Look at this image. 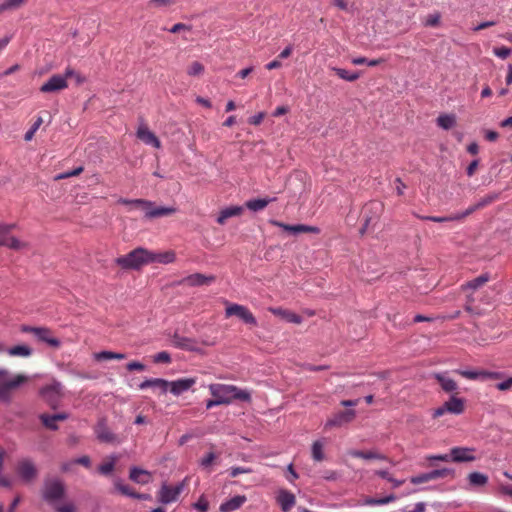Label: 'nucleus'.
Segmentation results:
<instances>
[{"mask_svg": "<svg viewBox=\"0 0 512 512\" xmlns=\"http://www.w3.org/2000/svg\"><path fill=\"white\" fill-rule=\"evenodd\" d=\"M209 391L214 398H218L222 405H227L235 400L242 402L251 401V393L247 389H241L229 384H210Z\"/></svg>", "mask_w": 512, "mask_h": 512, "instance_id": "1", "label": "nucleus"}, {"mask_svg": "<svg viewBox=\"0 0 512 512\" xmlns=\"http://www.w3.org/2000/svg\"><path fill=\"white\" fill-rule=\"evenodd\" d=\"M118 203L129 206V211L132 209H142L145 217L148 219L169 216L176 212L174 207L155 206L154 202L145 199L119 198Z\"/></svg>", "mask_w": 512, "mask_h": 512, "instance_id": "2", "label": "nucleus"}, {"mask_svg": "<svg viewBox=\"0 0 512 512\" xmlns=\"http://www.w3.org/2000/svg\"><path fill=\"white\" fill-rule=\"evenodd\" d=\"M9 375L7 369L0 368V402L3 403H10L12 391L29 380V376L24 374H17L12 378Z\"/></svg>", "mask_w": 512, "mask_h": 512, "instance_id": "3", "label": "nucleus"}, {"mask_svg": "<svg viewBox=\"0 0 512 512\" xmlns=\"http://www.w3.org/2000/svg\"><path fill=\"white\" fill-rule=\"evenodd\" d=\"M115 263L125 270H139L149 264V250L138 247L126 255L117 257Z\"/></svg>", "mask_w": 512, "mask_h": 512, "instance_id": "4", "label": "nucleus"}, {"mask_svg": "<svg viewBox=\"0 0 512 512\" xmlns=\"http://www.w3.org/2000/svg\"><path fill=\"white\" fill-rule=\"evenodd\" d=\"M66 486L65 483L56 477L46 478L42 488V498L53 504L57 501L62 500L65 497Z\"/></svg>", "mask_w": 512, "mask_h": 512, "instance_id": "5", "label": "nucleus"}, {"mask_svg": "<svg viewBox=\"0 0 512 512\" xmlns=\"http://www.w3.org/2000/svg\"><path fill=\"white\" fill-rule=\"evenodd\" d=\"M76 71L71 67H67L63 75L55 74L51 76L41 87L43 93H52L64 90L68 87L67 79L75 75Z\"/></svg>", "mask_w": 512, "mask_h": 512, "instance_id": "6", "label": "nucleus"}, {"mask_svg": "<svg viewBox=\"0 0 512 512\" xmlns=\"http://www.w3.org/2000/svg\"><path fill=\"white\" fill-rule=\"evenodd\" d=\"M62 389L60 382L53 381L40 389V395L52 409H56L59 407L63 396Z\"/></svg>", "mask_w": 512, "mask_h": 512, "instance_id": "7", "label": "nucleus"}, {"mask_svg": "<svg viewBox=\"0 0 512 512\" xmlns=\"http://www.w3.org/2000/svg\"><path fill=\"white\" fill-rule=\"evenodd\" d=\"M225 303L227 305L225 309V316L227 318L231 316H236L246 324L252 326L257 325V320L255 316L246 306L235 303H229L228 301H226Z\"/></svg>", "mask_w": 512, "mask_h": 512, "instance_id": "8", "label": "nucleus"}, {"mask_svg": "<svg viewBox=\"0 0 512 512\" xmlns=\"http://www.w3.org/2000/svg\"><path fill=\"white\" fill-rule=\"evenodd\" d=\"M16 472L19 478L25 483L32 482L38 475L35 463L29 458H24L18 461Z\"/></svg>", "mask_w": 512, "mask_h": 512, "instance_id": "9", "label": "nucleus"}, {"mask_svg": "<svg viewBox=\"0 0 512 512\" xmlns=\"http://www.w3.org/2000/svg\"><path fill=\"white\" fill-rule=\"evenodd\" d=\"M184 489V484L179 483L175 486H169L163 483L158 492V501L162 504H170L178 500Z\"/></svg>", "mask_w": 512, "mask_h": 512, "instance_id": "10", "label": "nucleus"}, {"mask_svg": "<svg viewBox=\"0 0 512 512\" xmlns=\"http://www.w3.org/2000/svg\"><path fill=\"white\" fill-rule=\"evenodd\" d=\"M464 411V402L461 398L452 396L442 406L438 407L433 412V417L438 418L443 416L445 413L461 414Z\"/></svg>", "mask_w": 512, "mask_h": 512, "instance_id": "11", "label": "nucleus"}, {"mask_svg": "<svg viewBox=\"0 0 512 512\" xmlns=\"http://www.w3.org/2000/svg\"><path fill=\"white\" fill-rule=\"evenodd\" d=\"M215 281V276L213 275H204L201 273L190 274L186 277H183L179 281L176 282V285L188 286V287H201L208 286Z\"/></svg>", "mask_w": 512, "mask_h": 512, "instance_id": "12", "label": "nucleus"}, {"mask_svg": "<svg viewBox=\"0 0 512 512\" xmlns=\"http://www.w3.org/2000/svg\"><path fill=\"white\" fill-rule=\"evenodd\" d=\"M94 433L96 435V438L102 443H118V438L116 434H114L109 429L105 418H101L98 420L97 424L94 427Z\"/></svg>", "mask_w": 512, "mask_h": 512, "instance_id": "13", "label": "nucleus"}, {"mask_svg": "<svg viewBox=\"0 0 512 512\" xmlns=\"http://www.w3.org/2000/svg\"><path fill=\"white\" fill-rule=\"evenodd\" d=\"M356 417L355 410L339 411L333 414L325 423V428L341 427L352 422Z\"/></svg>", "mask_w": 512, "mask_h": 512, "instance_id": "14", "label": "nucleus"}, {"mask_svg": "<svg viewBox=\"0 0 512 512\" xmlns=\"http://www.w3.org/2000/svg\"><path fill=\"white\" fill-rule=\"evenodd\" d=\"M171 343L175 348L190 352L200 351L197 341L194 338L185 337L178 333H174L171 337Z\"/></svg>", "mask_w": 512, "mask_h": 512, "instance_id": "15", "label": "nucleus"}, {"mask_svg": "<svg viewBox=\"0 0 512 512\" xmlns=\"http://www.w3.org/2000/svg\"><path fill=\"white\" fill-rule=\"evenodd\" d=\"M474 448L453 447L451 449V461L456 463L473 462L476 460Z\"/></svg>", "mask_w": 512, "mask_h": 512, "instance_id": "16", "label": "nucleus"}, {"mask_svg": "<svg viewBox=\"0 0 512 512\" xmlns=\"http://www.w3.org/2000/svg\"><path fill=\"white\" fill-rule=\"evenodd\" d=\"M456 373H458L462 377L469 379V380L495 379V378H500L502 375L500 372H489V371H484V370H463V369L456 370Z\"/></svg>", "mask_w": 512, "mask_h": 512, "instance_id": "17", "label": "nucleus"}, {"mask_svg": "<svg viewBox=\"0 0 512 512\" xmlns=\"http://www.w3.org/2000/svg\"><path fill=\"white\" fill-rule=\"evenodd\" d=\"M273 224L294 235L299 233L318 234L320 232V229L316 226H309L304 224L288 225L277 221H274Z\"/></svg>", "mask_w": 512, "mask_h": 512, "instance_id": "18", "label": "nucleus"}, {"mask_svg": "<svg viewBox=\"0 0 512 512\" xmlns=\"http://www.w3.org/2000/svg\"><path fill=\"white\" fill-rule=\"evenodd\" d=\"M136 135L138 139H140L146 145L153 146L157 149L161 147V143L157 136L152 131H150L146 125H140L137 129Z\"/></svg>", "mask_w": 512, "mask_h": 512, "instance_id": "19", "label": "nucleus"}, {"mask_svg": "<svg viewBox=\"0 0 512 512\" xmlns=\"http://www.w3.org/2000/svg\"><path fill=\"white\" fill-rule=\"evenodd\" d=\"M176 259V254L172 250L164 251V252H153L149 250V264L151 263H160V264H170L173 263Z\"/></svg>", "mask_w": 512, "mask_h": 512, "instance_id": "20", "label": "nucleus"}, {"mask_svg": "<svg viewBox=\"0 0 512 512\" xmlns=\"http://www.w3.org/2000/svg\"><path fill=\"white\" fill-rule=\"evenodd\" d=\"M194 378H182L170 382V392L174 395H180L183 392L189 390L195 384Z\"/></svg>", "mask_w": 512, "mask_h": 512, "instance_id": "21", "label": "nucleus"}, {"mask_svg": "<svg viewBox=\"0 0 512 512\" xmlns=\"http://www.w3.org/2000/svg\"><path fill=\"white\" fill-rule=\"evenodd\" d=\"M269 311L272 314L281 317L283 320H285L288 323L301 324L303 321V319L300 315H298L290 310H287V309H283L280 307H277V308L270 307Z\"/></svg>", "mask_w": 512, "mask_h": 512, "instance_id": "22", "label": "nucleus"}, {"mask_svg": "<svg viewBox=\"0 0 512 512\" xmlns=\"http://www.w3.org/2000/svg\"><path fill=\"white\" fill-rule=\"evenodd\" d=\"M169 384H170V382L165 379L151 378V379H146L145 381L141 382L139 384V389L140 390H145L147 388L159 389L161 391V393L165 394L169 389Z\"/></svg>", "mask_w": 512, "mask_h": 512, "instance_id": "23", "label": "nucleus"}, {"mask_svg": "<svg viewBox=\"0 0 512 512\" xmlns=\"http://www.w3.org/2000/svg\"><path fill=\"white\" fill-rule=\"evenodd\" d=\"M246 501L247 498L245 495H236L222 502L219 510L221 512H233L239 509Z\"/></svg>", "mask_w": 512, "mask_h": 512, "instance_id": "24", "label": "nucleus"}, {"mask_svg": "<svg viewBox=\"0 0 512 512\" xmlns=\"http://www.w3.org/2000/svg\"><path fill=\"white\" fill-rule=\"evenodd\" d=\"M36 339L40 342L46 343L53 348H59L61 345V341L54 337L51 330L47 327H41V329L38 331Z\"/></svg>", "mask_w": 512, "mask_h": 512, "instance_id": "25", "label": "nucleus"}, {"mask_svg": "<svg viewBox=\"0 0 512 512\" xmlns=\"http://www.w3.org/2000/svg\"><path fill=\"white\" fill-rule=\"evenodd\" d=\"M277 502L281 509L287 512L295 505L296 498L293 493L286 490H280L277 495Z\"/></svg>", "mask_w": 512, "mask_h": 512, "instance_id": "26", "label": "nucleus"}, {"mask_svg": "<svg viewBox=\"0 0 512 512\" xmlns=\"http://www.w3.org/2000/svg\"><path fill=\"white\" fill-rule=\"evenodd\" d=\"M499 197V194L497 193H491V194H488L486 195L485 197L481 198L476 204L468 207L465 211H463V214L465 217L471 215L472 213H474L476 210L478 209H481L491 203H493L494 201H496Z\"/></svg>", "mask_w": 512, "mask_h": 512, "instance_id": "27", "label": "nucleus"}, {"mask_svg": "<svg viewBox=\"0 0 512 512\" xmlns=\"http://www.w3.org/2000/svg\"><path fill=\"white\" fill-rule=\"evenodd\" d=\"M467 481L470 488H481L488 484L489 478L484 473L474 471L468 474Z\"/></svg>", "mask_w": 512, "mask_h": 512, "instance_id": "28", "label": "nucleus"}, {"mask_svg": "<svg viewBox=\"0 0 512 512\" xmlns=\"http://www.w3.org/2000/svg\"><path fill=\"white\" fill-rule=\"evenodd\" d=\"M243 212V207L241 206H229L220 211L216 221L220 225H224L226 220L241 215Z\"/></svg>", "mask_w": 512, "mask_h": 512, "instance_id": "29", "label": "nucleus"}, {"mask_svg": "<svg viewBox=\"0 0 512 512\" xmlns=\"http://www.w3.org/2000/svg\"><path fill=\"white\" fill-rule=\"evenodd\" d=\"M129 477L132 481L138 484H147L151 480L150 472L138 467H132L130 469Z\"/></svg>", "mask_w": 512, "mask_h": 512, "instance_id": "30", "label": "nucleus"}, {"mask_svg": "<svg viewBox=\"0 0 512 512\" xmlns=\"http://www.w3.org/2000/svg\"><path fill=\"white\" fill-rule=\"evenodd\" d=\"M274 200L275 198L251 199L246 202L245 206L253 212H258L266 208L267 205L273 202Z\"/></svg>", "mask_w": 512, "mask_h": 512, "instance_id": "31", "label": "nucleus"}, {"mask_svg": "<svg viewBox=\"0 0 512 512\" xmlns=\"http://www.w3.org/2000/svg\"><path fill=\"white\" fill-rule=\"evenodd\" d=\"M435 378L438 380V382L441 385V388L445 392H453L457 389L456 382L450 377H448L446 374L437 373L435 374Z\"/></svg>", "mask_w": 512, "mask_h": 512, "instance_id": "32", "label": "nucleus"}, {"mask_svg": "<svg viewBox=\"0 0 512 512\" xmlns=\"http://www.w3.org/2000/svg\"><path fill=\"white\" fill-rule=\"evenodd\" d=\"M93 358L96 361H104V360H123L126 358V355L123 353H117L113 351H100L93 354Z\"/></svg>", "mask_w": 512, "mask_h": 512, "instance_id": "33", "label": "nucleus"}, {"mask_svg": "<svg viewBox=\"0 0 512 512\" xmlns=\"http://www.w3.org/2000/svg\"><path fill=\"white\" fill-rule=\"evenodd\" d=\"M490 280V276L488 273H483L480 276L468 281L466 284L462 286L463 289L477 290L484 284H486Z\"/></svg>", "mask_w": 512, "mask_h": 512, "instance_id": "34", "label": "nucleus"}, {"mask_svg": "<svg viewBox=\"0 0 512 512\" xmlns=\"http://www.w3.org/2000/svg\"><path fill=\"white\" fill-rule=\"evenodd\" d=\"M10 356L15 357H29L32 355L33 350L27 345H16L7 349Z\"/></svg>", "mask_w": 512, "mask_h": 512, "instance_id": "35", "label": "nucleus"}, {"mask_svg": "<svg viewBox=\"0 0 512 512\" xmlns=\"http://www.w3.org/2000/svg\"><path fill=\"white\" fill-rule=\"evenodd\" d=\"M437 125L444 130H449L456 124V117L453 114H441L437 118Z\"/></svg>", "mask_w": 512, "mask_h": 512, "instance_id": "36", "label": "nucleus"}, {"mask_svg": "<svg viewBox=\"0 0 512 512\" xmlns=\"http://www.w3.org/2000/svg\"><path fill=\"white\" fill-rule=\"evenodd\" d=\"M349 454L352 457L362 458V459H366V460H370V459L384 460V459H386L384 455L379 454V453L374 452V451L352 450V451L349 452Z\"/></svg>", "mask_w": 512, "mask_h": 512, "instance_id": "37", "label": "nucleus"}, {"mask_svg": "<svg viewBox=\"0 0 512 512\" xmlns=\"http://www.w3.org/2000/svg\"><path fill=\"white\" fill-rule=\"evenodd\" d=\"M332 5L337 7L341 11H345L349 14H354L357 11V7L354 2L349 0H331Z\"/></svg>", "mask_w": 512, "mask_h": 512, "instance_id": "38", "label": "nucleus"}, {"mask_svg": "<svg viewBox=\"0 0 512 512\" xmlns=\"http://www.w3.org/2000/svg\"><path fill=\"white\" fill-rule=\"evenodd\" d=\"M331 70L334 71L339 78L348 82L356 81L360 77L358 72H350L343 68L331 67Z\"/></svg>", "mask_w": 512, "mask_h": 512, "instance_id": "39", "label": "nucleus"}, {"mask_svg": "<svg viewBox=\"0 0 512 512\" xmlns=\"http://www.w3.org/2000/svg\"><path fill=\"white\" fill-rule=\"evenodd\" d=\"M27 0H4L0 3V14L20 8Z\"/></svg>", "mask_w": 512, "mask_h": 512, "instance_id": "40", "label": "nucleus"}, {"mask_svg": "<svg viewBox=\"0 0 512 512\" xmlns=\"http://www.w3.org/2000/svg\"><path fill=\"white\" fill-rule=\"evenodd\" d=\"M324 443L321 440L314 441L311 447L312 458L315 461H322L324 459L323 453Z\"/></svg>", "mask_w": 512, "mask_h": 512, "instance_id": "41", "label": "nucleus"}, {"mask_svg": "<svg viewBox=\"0 0 512 512\" xmlns=\"http://www.w3.org/2000/svg\"><path fill=\"white\" fill-rule=\"evenodd\" d=\"M39 419L41 420L42 424L52 430V431H56L58 430V425H57V420H55V417L54 415H49V414H41L39 416Z\"/></svg>", "mask_w": 512, "mask_h": 512, "instance_id": "42", "label": "nucleus"}, {"mask_svg": "<svg viewBox=\"0 0 512 512\" xmlns=\"http://www.w3.org/2000/svg\"><path fill=\"white\" fill-rule=\"evenodd\" d=\"M430 472V476L432 480H436L439 478H445L448 476L454 477L455 471L452 468H441V469H435Z\"/></svg>", "mask_w": 512, "mask_h": 512, "instance_id": "43", "label": "nucleus"}, {"mask_svg": "<svg viewBox=\"0 0 512 512\" xmlns=\"http://www.w3.org/2000/svg\"><path fill=\"white\" fill-rule=\"evenodd\" d=\"M395 500H396V497L391 494V495H388L383 498H367V499H365L364 504L370 505V506L384 505V504L391 503Z\"/></svg>", "mask_w": 512, "mask_h": 512, "instance_id": "44", "label": "nucleus"}, {"mask_svg": "<svg viewBox=\"0 0 512 512\" xmlns=\"http://www.w3.org/2000/svg\"><path fill=\"white\" fill-rule=\"evenodd\" d=\"M375 474L383 479L392 483L393 488H398L404 484L405 480H398L393 478L387 470H377Z\"/></svg>", "mask_w": 512, "mask_h": 512, "instance_id": "45", "label": "nucleus"}, {"mask_svg": "<svg viewBox=\"0 0 512 512\" xmlns=\"http://www.w3.org/2000/svg\"><path fill=\"white\" fill-rule=\"evenodd\" d=\"M464 218L463 212H459L446 217L432 216V218H429V221L444 223L448 221H460Z\"/></svg>", "mask_w": 512, "mask_h": 512, "instance_id": "46", "label": "nucleus"}, {"mask_svg": "<svg viewBox=\"0 0 512 512\" xmlns=\"http://www.w3.org/2000/svg\"><path fill=\"white\" fill-rule=\"evenodd\" d=\"M441 14L439 12H434L428 14L423 20V25L426 27H437L440 23Z\"/></svg>", "mask_w": 512, "mask_h": 512, "instance_id": "47", "label": "nucleus"}, {"mask_svg": "<svg viewBox=\"0 0 512 512\" xmlns=\"http://www.w3.org/2000/svg\"><path fill=\"white\" fill-rule=\"evenodd\" d=\"M115 461H116V457L112 456L110 461L102 463L98 467L99 473H101L102 475H109L114 469Z\"/></svg>", "mask_w": 512, "mask_h": 512, "instance_id": "48", "label": "nucleus"}, {"mask_svg": "<svg viewBox=\"0 0 512 512\" xmlns=\"http://www.w3.org/2000/svg\"><path fill=\"white\" fill-rule=\"evenodd\" d=\"M5 246L14 250H21L26 246V244L19 239L9 235Z\"/></svg>", "mask_w": 512, "mask_h": 512, "instance_id": "49", "label": "nucleus"}, {"mask_svg": "<svg viewBox=\"0 0 512 512\" xmlns=\"http://www.w3.org/2000/svg\"><path fill=\"white\" fill-rule=\"evenodd\" d=\"M203 72H204V66L198 61L193 62L187 69V74L189 76H199Z\"/></svg>", "mask_w": 512, "mask_h": 512, "instance_id": "50", "label": "nucleus"}, {"mask_svg": "<svg viewBox=\"0 0 512 512\" xmlns=\"http://www.w3.org/2000/svg\"><path fill=\"white\" fill-rule=\"evenodd\" d=\"M14 227L15 225H0V246H5L10 230Z\"/></svg>", "mask_w": 512, "mask_h": 512, "instance_id": "51", "label": "nucleus"}, {"mask_svg": "<svg viewBox=\"0 0 512 512\" xmlns=\"http://www.w3.org/2000/svg\"><path fill=\"white\" fill-rule=\"evenodd\" d=\"M429 481H432L430 472L421 473L419 475L411 477V479H410V482L415 485L422 484V483L429 482Z\"/></svg>", "mask_w": 512, "mask_h": 512, "instance_id": "52", "label": "nucleus"}, {"mask_svg": "<svg viewBox=\"0 0 512 512\" xmlns=\"http://www.w3.org/2000/svg\"><path fill=\"white\" fill-rule=\"evenodd\" d=\"M41 124H42V118L38 117L37 120L34 122V124L31 126V128L25 133L24 139L26 141L32 140L35 132L39 129Z\"/></svg>", "mask_w": 512, "mask_h": 512, "instance_id": "53", "label": "nucleus"}, {"mask_svg": "<svg viewBox=\"0 0 512 512\" xmlns=\"http://www.w3.org/2000/svg\"><path fill=\"white\" fill-rule=\"evenodd\" d=\"M153 361L155 363L169 364V363H171V356L168 352L161 351L153 356Z\"/></svg>", "mask_w": 512, "mask_h": 512, "instance_id": "54", "label": "nucleus"}, {"mask_svg": "<svg viewBox=\"0 0 512 512\" xmlns=\"http://www.w3.org/2000/svg\"><path fill=\"white\" fill-rule=\"evenodd\" d=\"M193 507L201 512H207L209 508L208 500L204 495L200 496L197 502L193 504Z\"/></svg>", "mask_w": 512, "mask_h": 512, "instance_id": "55", "label": "nucleus"}, {"mask_svg": "<svg viewBox=\"0 0 512 512\" xmlns=\"http://www.w3.org/2000/svg\"><path fill=\"white\" fill-rule=\"evenodd\" d=\"M216 458L217 456L214 452H208L204 457L201 458L199 464L203 468H208Z\"/></svg>", "mask_w": 512, "mask_h": 512, "instance_id": "56", "label": "nucleus"}, {"mask_svg": "<svg viewBox=\"0 0 512 512\" xmlns=\"http://www.w3.org/2000/svg\"><path fill=\"white\" fill-rule=\"evenodd\" d=\"M115 487L123 495L131 498L134 497L135 492L128 485L122 484L121 482L118 481L115 483Z\"/></svg>", "mask_w": 512, "mask_h": 512, "instance_id": "57", "label": "nucleus"}, {"mask_svg": "<svg viewBox=\"0 0 512 512\" xmlns=\"http://www.w3.org/2000/svg\"><path fill=\"white\" fill-rule=\"evenodd\" d=\"M253 470L250 467H231L229 469V475L231 477H237L240 474L252 473Z\"/></svg>", "mask_w": 512, "mask_h": 512, "instance_id": "58", "label": "nucleus"}, {"mask_svg": "<svg viewBox=\"0 0 512 512\" xmlns=\"http://www.w3.org/2000/svg\"><path fill=\"white\" fill-rule=\"evenodd\" d=\"M82 171H83V167L80 166V167H77V168H75V169H73L71 171H67V172H64V173H61V174L57 175L55 177V179L56 180L67 179V178L79 175Z\"/></svg>", "mask_w": 512, "mask_h": 512, "instance_id": "59", "label": "nucleus"}, {"mask_svg": "<svg viewBox=\"0 0 512 512\" xmlns=\"http://www.w3.org/2000/svg\"><path fill=\"white\" fill-rule=\"evenodd\" d=\"M493 53L495 56L499 57L500 59H506L511 54V49L507 47H495L493 49Z\"/></svg>", "mask_w": 512, "mask_h": 512, "instance_id": "60", "label": "nucleus"}, {"mask_svg": "<svg viewBox=\"0 0 512 512\" xmlns=\"http://www.w3.org/2000/svg\"><path fill=\"white\" fill-rule=\"evenodd\" d=\"M428 461H442V462H449L451 461V453L450 454H436V455H429L426 458Z\"/></svg>", "mask_w": 512, "mask_h": 512, "instance_id": "61", "label": "nucleus"}, {"mask_svg": "<svg viewBox=\"0 0 512 512\" xmlns=\"http://www.w3.org/2000/svg\"><path fill=\"white\" fill-rule=\"evenodd\" d=\"M174 3H175V0H150L149 1L150 6H154V7H158V8L167 7Z\"/></svg>", "mask_w": 512, "mask_h": 512, "instance_id": "62", "label": "nucleus"}, {"mask_svg": "<svg viewBox=\"0 0 512 512\" xmlns=\"http://www.w3.org/2000/svg\"><path fill=\"white\" fill-rule=\"evenodd\" d=\"M126 368L129 371H143L145 369V365L138 361H132L126 365Z\"/></svg>", "mask_w": 512, "mask_h": 512, "instance_id": "63", "label": "nucleus"}, {"mask_svg": "<svg viewBox=\"0 0 512 512\" xmlns=\"http://www.w3.org/2000/svg\"><path fill=\"white\" fill-rule=\"evenodd\" d=\"M512 387V376L509 377L508 379L498 383L496 385V388L500 391H506V390H509L510 388Z\"/></svg>", "mask_w": 512, "mask_h": 512, "instance_id": "64", "label": "nucleus"}]
</instances>
